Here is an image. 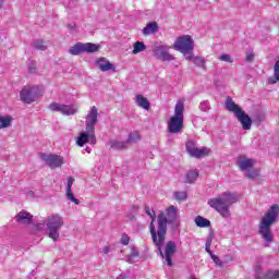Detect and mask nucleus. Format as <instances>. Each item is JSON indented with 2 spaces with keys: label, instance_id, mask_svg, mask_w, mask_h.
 <instances>
[{
  "label": "nucleus",
  "instance_id": "obj_38",
  "mask_svg": "<svg viewBox=\"0 0 279 279\" xmlns=\"http://www.w3.org/2000/svg\"><path fill=\"white\" fill-rule=\"evenodd\" d=\"M199 110H202V112H208V110H210V105L208 104V100H203L199 104Z\"/></svg>",
  "mask_w": 279,
  "mask_h": 279
},
{
  "label": "nucleus",
  "instance_id": "obj_16",
  "mask_svg": "<svg viewBox=\"0 0 279 279\" xmlns=\"http://www.w3.org/2000/svg\"><path fill=\"white\" fill-rule=\"evenodd\" d=\"M17 223H32V219H34V216L25 210L20 211L15 217Z\"/></svg>",
  "mask_w": 279,
  "mask_h": 279
},
{
  "label": "nucleus",
  "instance_id": "obj_11",
  "mask_svg": "<svg viewBox=\"0 0 279 279\" xmlns=\"http://www.w3.org/2000/svg\"><path fill=\"white\" fill-rule=\"evenodd\" d=\"M49 110L52 112H61L65 117H71L77 114V106L75 105H60L58 102H52L49 105Z\"/></svg>",
  "mask_w": 279,
  "mask_h": 279
},
{
  "label": "nucleus",
  "instance_id": "obj_1",
  "mask_svg": "<svg viewBox=\"0 0 279 279\" xmlns=\"http://www.w3.org/2000/svg\"><path fill=\"white\" fill-rule=\"evenodd\" d=\"M171 226L174 230L180 228V221L178 220V207L171 205L166 208V211H160L157 216V231L154 222L149 226L150 236L154 245H156L161 258H165L168 267H173V256L178 252V244L174 241H168L165 252L162 247L167 239V226Z\"/></svg>",
  "mask_w": 279,
  "mask_h": 279
},
{
  "label": "nucleus",
  "instance_id": "obj_41",
  "mask_svg": "<svg viewBox=\"0 0 279 279\" xmlns=\"http://www.w3.org/2000/svg\"><path fill=\"white\" fill-rule=\"evenodd\" d=\"M120 243L122 245H130V235L123 233L122 236H121Z\"/></svg>",
  "mask_w": 279,
  "mask_h": 279
},
{
  "label": "nucleus",
  "instance_id": "obj_6",
  "mask_svg": "<svg viewBox=\"0 0 279 279\" xmlns=\"http://www.w3.org/2000/svg\"><path fill=\"white\" fill-rule=\"evenodd\" d=\"M174 49L175 51L183 53L185 60H191L193 49H195V41L190 35H183L177 38L174 43Z\"/></svg>",
  "mask_w": 279,
  "mask_h": 279
},
{
  "label": "nucleus",
  "instance_id": "obj_22",
  "mask_svg": "<svg viewBox=\"0 0 279 279\" xmlns=\"http://www.w3.org/2000/svg\"><path fill=\"white\" fill-rule=\"evenodd\" d=\"M210 154V148H196L194 151L190 155L192 158H206Z\"/></svg>",
  "mask_w": 279,
  "mask_h": 279
},
{
  "label": "nucleus",
  "instance_id": "obj_13",
  "mask_svg": "<svg viewBox=\"0 0 279 279\" xmlns=\"http://www.w3.org/2000/svg\"><path fill=\"white\" fill-rule=\"evenodd\" d=\"M98 117H99V109L93 106L86 117V121H85L86 132H93V130H95V126L97 125V122H98Z\"/></svg>",
  "mask_w": 279,
  "mask_h": 279
},
{
  "label": "nucleus",
  "instance_id": "obj_19",
  "mask_svg": "<svg viewBox=\"0 0 279 279\" xmlns=\"http://www.w3.org/2000/svg\"><path fill=\"white\" fill-rule=\"evenodd\" d=\"M156 32H158V23L156 22L148 23L142 31L144 36L156 34Z\"/></svg>",
  "mask_w": 279,
  "mask_h": 279
},
{
  "label": "nucleus",
  "instance_id": "obj_32",
  "mask_svg": "<svg viewBox=\"0 0 279 279\" xmlns=\"http://www.w3.org/2000/svg\"><path fill=\"white\" fill-rule=\"evenodd\" d=\"M144 210H145L146 215H148V217H150V219H151L150 226H151V223H153V226H156V225H154V221H156V211H154V208L146 205Z\"/></svg>",
  "mask_w": 279,
  "mask_h": 279
},
{
  "label": "nucleus",
  "instance_id": "obj_26",
  "mask_svg": "<svg viewBox=\"0 0 279 279\" xmlns=\"http://www.w3.org/2000/svg\"><path fill=\"white\" fill-rule=\"evenodd\" d=\"M195 223L198 228H210V220H208L202 216H197L195 218Z\"/></svg>",
  "mask_w": 279,
  "mask_h": 279
},
{
  "label": "nucleus",
  "instance_id": "obj_39",
  "mask_svg": "<svg viewBox=\"0 0 279 279\" xmlns=\"http://www.w3.org/2000/svg\"><path fill=\"white\" fill-rule=\"evenodd\" d=\"M209 256L218 267H223V262L217 255L211 253Z\"/></svg>",
  "mask_w": 279,
  "mask_h": 279
},
{
  "label": "nucleus",
  "instance_id": "obj_18",
  "mask_svg": "<svg viewBox=\"0 0 279 279\" xmlns=\"http://www.w3.org/2000/svg\"><path fill=\"white\" fill-rule=\"evenodd\" d=\"M185 60H187L189 62H193V64L195 66H198L199 69L206 70V59H204L203 57H195V54L192 52L191 58Z\"/></svg>",
  "mask_w": 279,
  "mask_h": 279
},
{
  "label": "nucleus",
  "instance_id": "obj_24",
  "mask_svg": "<svg viewBox=\"0 0 279 279\" xmlns=\"http://www.w3.org/2000/svg\"><path fill=\"white\" fill-rule=\"evenodd\" d=\"M279 82V60L276 61L274 66V76L268 78V84H278Z\"/></svg>",
  "mask_w": 279,
  "mask_h": 279
},
{
  "label": "nucleus",
  "instance_id": "obj_8",
  "mask_svg": "<svg viewBox=\"0 0 279 279\" xmlns=\"http://www.w3.org/2000/svg\"><path fill=\"white\" fill-rule=\"evenodd\" d=\"M43 97V90L36 85H26L20 92V99L23 104H34Z\"/></svg>",
  "mask_w": 279,
  "mask_h": 279
},
{
  "label": "nucleus",
  "instance_id": "obj_14",
  "mask_svg": "<svg viewBox=\"0 0 279 279\" xmlns=\"http://www.w3.org/2000/svg\"><path fill=\"white\" fill-rule=\"evenodd\" d=\"M73 182H75V179L73 177L68 178V185L65 190V197L70 202H73L76 206H80V199L75 198V195H73Z\"/></svg>",
  "mask_w": 279,
  "mask_h": 279
},
{
  "label": "nucleus",
  "instance_id": "obj_42",
  "mask_svg": "<svg viewBox=\"0 0 279 279\" xmlns=\"http://www.w3.org/2000/svg\"><path fill=\"white\" fill-rule=\"evenodd\" d=\"M246 62H254V53L246 54Z\"/></svg>",
  "mask_w": 279,
  "mask_h": 279
},
{
  "label": "nucleus",
  "instance_id": "obj_47",
  "mask_svg": "<svg viewBox=\"0 0 279 279\" xmlns=\"http://www.w3.org/2000/svg\"><path fill=\"white\" fill-rule=\"evenodd\" d=\"M68 29H75V26H73L72 24H68Z\"/></svg>",
  "mask_w": 279,
  "mask_h": 279
},
{
  "label": "nucleus",
  "instance_id": "obj_12",
  "mask_svg": "<svg viewBox=\"0 0 279 279\" xmlns=\"http://www.w3.org/2000/svg\"><path fill=\"white\" fill-rule=\"evenodd\" d=\"M40 158L50 169H58L64 163V158L59 155H47L43 153Z\"/></svg>",
  "mask_w": 279,
  "mask_h": 279
},
{
  "label": "nucleus",
  "instance_id": "obj_29",
  "mask_svg": "<svg viewBox=\"0 0 279 279\" xmlns=\"http://www.w3.org/2000/svg\"><path fill=\"white\" fill-rule=\"evenodd\" d=\"M85 143H88V131L80 133V136L76 140V145H78V147H84Z\"/></svg>",
  "mask_w": 279,
  "mask_h": 279
},
{
  "label": "nucleus",
  "instance_id": "obj_37",
  "mask_svg": "<svg viewBox=\"0 0 279 279\" xmlns=\"http://www.w3.org/2000/svg\"><path fill=\"white\" fill-rule=\"evenodd\" d=\"M219 60H221V62H229V64H232V62H234V59H232V56L228 54V53H223L219 57Z\"/></svg>",
  "mask_w": 279,
  "mask_h": 279
},
{
  "label": "nucleus",
  "instance_id": "obj_40",
  "mask_svg": "<svg viewBox=\"0 0 279 279\" xmlns=\"http://www.w3.org/2000/svg\"><path fill=\"white\" fill-rule=\"evenodd\" d=\"M210 245H213V238L209 236L206 240L205 250L209 254V256L213 254V251L210 250Z\"/></svg>",
  "mask_w": 279,
  "mask_h": 279
},
{
  "label": "nucleus",
  "instance_id": "obj_21",
  "mask_svg": "<svg viewBox=\"0 0 279 279\" xmlns=\"http://www.w3.org/2000/svg\"><path fill=\"white\" fill-rule=\"evenodd\" d=\"M197 178H199V171H197V170H190L185 174V178L183 179V182L185 184H193V182H195V180H197Z\"/></svg>",
  "mask_w": 279,
  "mask_h": 279
},
{
  "label": "nucleus",
  "instance_id": "obj_45",
  "mask_svg": "<svg viewBox=\"0 0 279 279\" xmlns=\"http://www.w3.org/2000/svg\"><path fill=\"white\" fill-rule=\"evenodd\" d=\"M110 253V246H105L102 248V254H109Z\"/></svg>",
  "mask_w": 279,
  "mask_h": 279
},
{
  "label": "nucleus",
  "instance_id": "obj_23",
  "mask_svg": "<svg viewBox=\"0 0 279 279\" xmlns=\"http://www.w3.org/2000/svg\"><path fill=\"white\" fill-rule=\"evenodd\" d=\"M111 149H128L129 144L126 141L112 140L109 142Z\"/></svg>",
  "mask_w": 279,
  "mask_h": 279
},
{
  "label": "nucleus",
  "instance_id": "obj_9",
  "mask_svg": "<svg viewBox=\"0 0 279 279\" xmlns=\"http://www.w3.org/2000/svg\"><path fill=\"white\" fill-rule=\"evenodd\" d=\"M100 49V46L93 43H77L69 49L71 56H80L81 53H95Z\"/></svg>",
  "mask_w": 279,
  "mask_h": 279
},
{
  "label": "nucleus",
  "instance_id": "obj_36",
  "mask_svg": "<svg viewBox=\"0 0 279 279\" xmlns=\"http://www.w3.org/2000/svg\"><path fill=\"white\" fill-rule=\"evenodd\" d=\"M88 134V143L90 145H95L97 143V137L95 136V129L93 131H87Z\"/></svg>",
  "mask_w": 279,
  "mask_h": 279
},
{
  "label": "nucleus",
  "instance_id": "obj_46",
  "mask_svg": "<svg viewBox=\"0 0 279 279\" xmlns=\"http://www.w3.org/2000/svg\"><path fill=\"white\" fill-rule=\"evenodd\" d=\"M40 228H45V223L37 225V229L40 230Z\"/></svg>",
  "mask_w": 279,
  "mask_h": 279
},
{
  "label": "nucleus",
  "instance_id": "obj_7",
  "mask_svg": "<svg viewBox=\"0 0 279 279\" xmlns=\"http://www.w3.org/2000/svg\"><path fill=\"white\" fill-rule=\"evenodd\" d=\"M62 226H64V218H62V216L58 214L49 216L46 222L49 239L58 241V239H60L58 231L61 230Z\"/></svg>",
  "mask_w": 279,
  "mask_h": 279
},
{
  "label": "nucleus",
  "instance_id": "obj_30",
  "mask_svg": "<svg viewBox=\"0 0 279 279\" xmlns=\"http://www.w3.org/2000/svg\"><path fill=\"white\" fill-rule=\"evenodd\" d=\"M131 250L132 251H131L130 255L126 257V263H129L130 265H133V263H135L134 258H138L140 253L136 250V247H134V246H132Z\"/></svg>",
  "mask_w": 279,
  "mask_h": 279
},
{
  "label": "nucleus",
  "instance_id": "obj_27",
  "mask_svg": "<svg viewBox=\"0 0 279 279\" xmlns=\"http://www.w3.org/2000/svg\"><path fill=\"white\" fill-rule=\"evenodd\" d=\"M138 141H141V133H138V131L129 133V136L126 138L128 145H130L131 143H138Z\"/></svg>",
  "mask_w": 279,
  "mask_h": 279
},
{
  "label": "nucleus",
  "instance_id": "obj_17",
  "mask_svg": "<svg viewBox=\"0 0 279 279\" xmlns=\"http://www.w3.org/2000/svg\"><path fill=\"white\" fill-rule=\"evenodd\" d=\"M135 104L140 107L143 108V110H149V108H151V104L149 102V100H147V98L141 94H138L135 97Z\"/></svg>",
  "mask_w": 279,
  "mask_h": 279
},
{
  "label": "nucleus",
  "instance_id": "obj_44",
  "mask_svg": "<svg viewBox=\"0 0 279 279\" xmlns=\"http://www.w3.org/2000/svg\"><path fill=\"white\" fill-rule=\"evenodd\" d=\"M26 197H27L28 199H34V192H33V191H28V192L26 193Z\"/></svg>",
  "mask_w": 279,
  "mask_h": 279
},
{
  "label": "nucleus",
  "instance_id": "obj_35",
  "mask_svg": "<svg viewBox=\"0 0 279 279\" xmlns=\"http://www.w3.org/2000/svg\"><path fill=\"white\" fill-rule=\"evenodd\" d=\"M34 49H37L38 51H46L47 46L45 45V43L43 40H37L34 44Z\"/></svg>",
  "mask_w": 279,
  "mask_h": 279
},
{
  "label": "nucleus",
  "instance_id": "obj_4",
  "mask_svg": "<svg viewBox=\"0 0 279 279\" xmlns=\"http://www.w3.org/2000/svg\"><path fill=\"white\" fill-rule=\"evenodd\" d=\"M236 202H239V194L234 192H223L218 197L210 198L208 206L219 213L223 219H228L230 217V206L236 204Z\"/></svg>",
  "mask_w": 279,
  "mask_h": 279
},
{
  "label": "nucleus",
  "instance_id": "obj_34",
  "mask_svg": "<svg viewBox=\"0 0 279 279\" xmlns=\"http://www.w3.org/2000/svg\"><path fill=\"white\" fill-rule=\"evenodd\" d=\"M173 197L177 202H186L187 195L186 192H174Z\"/></svg>",
  "mask_w": 279,
  "mask_h": 279
},
{
  "label": "nucleus",
  "instance_id": "obj_10",
  "mask_svg": "<svg viewBox=\"0 0 279 279\" xmlns=\"http://www.w3.org/2000/svg\"><path fill=\"white\" fill-rule=\"evenodd\" d=\"M153 53L157 60H160L161 62H171L175 60V57L173 54H169V47L163 45H156L153 48Z\"/></svg>",
  "mask_w": 279,
  "mask_h": 279
},
{
  "label": "nucleus",
  "instance_id": "obj_33",
  "mask_svg": "<svg viewBox=\"0 0 279 279\" xmlns=\"http://www.w3.org/2000/svg\"><path fill=\"white\" fill-rule=\"evenodd\" d=\"M185 148L190 156L197 149V147H195V142H193V140L187 141Z\"/></svg>",
  "mask_w": 279,
  "mask_h": 279
},
{
  "label": "nucleus",
  "instance_id": "obj_20",
  "mask_svg": "<svg viewBox=\"0 0 279 279\" xmlns=\"http://www.w3.org/2000/svg\"><path fill=\"white\" fill-rule=\"evenodd\" d=\"M238 167L241 171H247L248 169H252V167H254V160L253 159H239Z\"/></svg>",
  "mask_w": 279,
  "mask_h": 279
},
{
  "label": "nucleus",
  "instance_id": "obj_31",
  "mask_svg": "<svg viewBox=\"0 0 279 279\" xmlns=\"http://www.w3.org/2000/svg\"><path fill=\"white\" fill-rule=\"evenodd\" d=\"M245 175H246V178H248V180H256V178H258V175H260V172L254 168H251V169L246 170Z\"/></svg>",
  "mask_w": 279,
  "mask_h": 279
},
{
  "label": "nucleus",
  "instance_id": "obj_25",
  "mask_svg": "<svg viewBox=\"0 0 279 279\" xmlns=\"http://www.w3.org/2000/svg\"><path fill=\"white\" fill-rule=\"evenodd\" d=\"M146 49H147V46H145V43H143V41H135L133 44V51H132V53H133V56H136V54L145 51Z\"/></svg>",
  "mask_w": 279,
  "mask_h": 279
},
{
  "label": "nucleus",
  "instance_id": "obj_15",
  "mask_svg": "<svg viewBox=\"0 0 279 279\" xmlns=\"http://www.w3.org/2000/svg\"><path fill=\"white\" fill-rule=\"evenodd\" d=\"M96 64L98 66V69L100 71H102V73H106V71H117V68L114 66V64H112L110 61H108V59L106 58H99L96 61Z\"/></svg>",
  "mask_w": 279,
  "mask_h": 279
},
{
  "label": "nucleus",
  "instance_id": "obj_43",
  "mask_svg": "<svg viewBox=\"0 0 279 279\" xmlns=\"http://www.w3.org/2000/svg\"><path fill=\"white\" fill-rule=\"evenodd\" d=\"M28 71L29 73H36V65H34V63H31L28 66Z\"/></svg>",
  "mask_w": 279,
  "mask_h": 279
},
{
  "label": "nucleus",
  "instance_id": "obj_5",
  "mask_svg": "<svg viewBox=\"0 0 279 279\" xmlns=\"http://www.w3.org/2000/svg\"><path fill=\"white\" fill-rule=\"evenodd\" d=\"M182 128H184V102L178 101L174 107V114L168 121V132L180 134Z\"/></svg>",
  "mask_w": 279,
  "mask_h": 279
},
{
  "label": "nucleus",
  "instance_id": "obj_28",
  "mask_svg": "<svg viewBox=\"0 0 279 279\" xmlns=\"http://www.w3.org/2000/svg\"><path fill=\"white\" fill-rule=\"evenodd\" d=\"M10 125H12V117L11 116H7V117L0 116V130L10 128Z\"/></svg>",
  "mask_w": 279,
  "mask_h": 279
},
{
  "label": "nucleus",
  "instance_id": "obj_48",
  "mask_svg": "<svg viewBox=\"0 0 279 279\" xmlns=\"http://www.w3.org/2000/svg\"><path fill=\"white\" fill-rule=\"evenodd\" d=\"M4 0H0V8H3Z\"/></svg>",
  "mask_w": 279,
  "mask_h": 279
},
{
  "label": "nucleus",
  "instance_id": "obj_3",
  "mask_svg": "<svg viewBox=\"0 0 279 279\" xmlns=\"http://www.w3.org/2000/svg\"><path fill=\"white\" fill-rule=\"evenodd\" d=\"M279 205L274 204L263 216L258 225V233L262 239L269 245L274 241V233L271 232V226L278 221Z\"/></svg>",
  "mask_w": 279,
  "mask_h": 279
},
{
  "label": "nucleus",
  "instance_id": "obj_2",
  "mask_svg": "<svg viewBox=\"0 0 279 279\" xmlns=\"http://www.w3.org/2000/svg\"><path fill=\"white\" fill-rule=\"evenodd\" d=\"M226 109L229 112H233L235 119H238L239 123H241L243 130H252V123H255V125H260V123L265 121V116H263V113H256L253 118H251L250 114L243 111V108L236 105L230 96L227 97Z\"/></svg>",
  "mask_w": 279,
  "mask_h": 279
}]
</instances>
